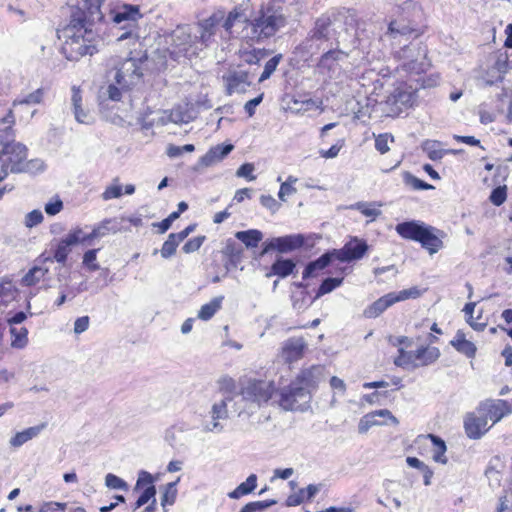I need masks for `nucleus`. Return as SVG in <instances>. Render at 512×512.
<instances>
[{"mask_svg":"<svg viewBox=\"0 0 512 512\" xmlns=\"http://www.w3.org/2000/svg\"><path fill=\"white\" fill-rule=\"evenodd\" d=\"M106 0H80L72 10L69 23L58 30L59 39H64L62 52L70 61L98 51L100 42L99 24L104 19L101 5Z\"/></svg>","mask_w":512,"mask_h":512,"instance_id":"obj_1","label":"nucleus"},{"mask_svg":"<svg viewBox=\"0 0 512 512\" xmlns=\"http://www.w3.org/2000/svg\"><path fill=\"white\" fill-rule=\"evenodd\" d=\"M142 60L126 58L108 74L109 84L101 87L98 97L101 101H120L122 93L138 85L143 77Z\"/></svg>","mask_w":512,"mask_h":512,"instance_id":"obj_2","label":"nucleus"},{"mask_svg":"<svg viewBox=\"0 0 512 512\" xmlns=\"http://www.w3.org/2000/svg\"><path fill=\"white\" fill-rule=\"evenodd\" d=\"M395 230L402 238L421 243L422 247L427 249L430 254L438 252L443 245L436 234L438 230L421 221L401 222L396 225Z\"/></svg>","mask_w":512,"mask_h":512,"instance_id":"obj_3","label":"nucleus"},{"mask_svg":"<svg viewBox=\"0 0 512 512\" xmlns=\"http://www.w3.org/2000/svg\"><path fill=\"white\" fill-rule=\"evenodd\" d=\"M286 24V16L280 6H268L251 21L252 38L257 41L267 39Z\"/></svg>","mask_w":512,"mask_h":512,"instance_id":"obj_4","label":"nucleus"},{"mask_svg":"<svg viewBox=\"0 0 512 512\" xmlns=\"http://www.w3.org/2000/svg\"><path fill=\"white\" fill-rule=\"evenodd\" d=\"M275 390L273 381L248 379L242 384L239 394L243 401L259 407L271 399Z\"/></svg>","mask_w":512,"mask_h":512,"instance_id":"obj_5","label":"nucleus"},{"mask_svg":"<svg viewBox=\"0 0 512 512\" xmlns=\"http://www.w3.org/2000/svg\"><path fill=\"white\" fill-rule=\"evenodd\" d=\"M310 399V391L294 381L280 391L279 405L285 410L304 411Z\"/></svg>","mask_w":512,"mask_h":512,"instance_id":"obj_6","label":"nucleus"},{"mask_svg":"<svg viewBox=\"0 0 512 512\" xmlns=\"http://www.w3.org/2000/svg\"><path fill=\"white\" fill-rule=\"evenodd\" d=\"M26 158L27 147L20 142H6L0 150V160L2 161V165L7 167L11 173H21L23 160Z\"/></svg>","mask_w":512,"mask_h":512,"instance_id":"obj_7","label":"nucleus"},{"mask_svg":"<svg viewBox=\"0 0 512 512\" xmlns=\"http://www.w3.org/2000/svg\"><path fill=\"white\" fill-rule=\"evenodd\" d=\"M369 250L366 240L356 236L351 237L342 248L334 249V257L341 262H352L360 260Z\"/></svg>","mask_w":512,"mask_h":512,"instance_id":"obj_8","label":"nucleus"},{"mask_svg":"<svg viewBox=\"0 0 512 512\" xmlns=\"http://www.w3.org/2000/svg\"><path fill=\"white\" fill-rule=\"evenodd\" d=\"M305 239L302 234H292L282 237H275L266 241L263 246L261 255H265L272 250L280 253L292 252L304 245Z\"/></svg>","mask_w":512,"mask_h":512,"instance_id":"obj_9","label":"nucleus"},{"mask_svg":"<svg viewBox=\"0 0 512 512\" xmlns=\"http://www.w3.org/2000/svg\"><path fill=\"white\" fill-rule=\"evenodd\" d=\"M512 409L506 400H486L477 408V413H482L493 424L499 422L504 416L510 414Z\"/></svg>","mask_w":512,"mask_h":512,"instance_id":"obj_10","label":"nucleus"},{"mask_svg":"<svg viewBox=\"0 0 512 512\" xmlns=\"http://www.w3.org/2000/svg\"><path fill=\"white\" fill-rule=\"evenodd\" d=\"M466 435L470 439H480L489 429L488 421L482 413H468L464 419Z\"/></svg>","mask_w":512,"mask_h":512,"instance_id":"obj_11","label":"nucleus"},{"mask_svg":"<svg viewBox=\"0 0 512 512\" xmlns=\"http://www.w3.org/2000/svg\"><path fill=\"white\" fill-rule=\"evenodd\" d=\"M223 80L226 83V91L229 95L233 93H244L251 85L249 73L246 71L230 72L228 75L223 76Z\"/></svg>","mask_w":512,"mask_h":512,"instance_id":"obj_12","label":"nucleus"},{"mask_svg":"<svg viewBox=\"0 0 512 512\" xmlns=\"http://www.w3.org/2000/svg\"><path fill=\"white\" fill-rule=\"evenodd\" d=\"M306 343L301 337L287 339L282 346L281 357L287 363L295 362L303 357Z\"/></svg>","mask_w":512,"mask_h":512,"instance_id":"obj_13","label":"nucleus"},{"mask_svg":"<svg viewBox=\"0 0 512 512\" xmlns=\"http://www.w3.org/2000/svg\"><path fill=\"white\" fill-rule=\"evenodd\" d=\"M428 440H430L434 446L433 459L436 462L445 464L447 462V458L445 456V452L447 450L446 444L444 440L434 434L427 435H419L415 443L418 445L425 444Z\"/></svg>","mask_w":512,"mask_h":512,"instance_id":"obj_14","label":"nucleus"},{"mask_svg":"<svg viewBox=\"0 0 512 512\" xmlns=\"http://www.w3.org/2000/svg\"><path fill=\"white\" fill-rule=\"evenodd\" d=\"M233 148L234 146L232 144L216 145L210 148L207 153L200 158L199 163L205 167L212 166L223 160Z\"/></svg>","mask_w":512,"mask_h":512,"instance_id":"obj_15","label":"nucleus"},{"mask_svg":"<svg viewBox=\"0 0 512 512\" xmlns=\"http://www.w3.org/2000/svg\"><path fill=\"white\" fill-rule=\"evenodd\" d=\"M46 424L42 423L37 426L29 427L23 431L17 432L10 440L9 444L13 448H19L26 442L36 438L45 428Z\"/></svg>","mask_w":512,"mask_h":512,"instance_id":"obj_16","label":"nucleus"},{"mask_svg":"<svg viewBox=\"0 0 512 512\" xmlns=\"http://www.w3.org/2000/svg\"><path fill=\"white\" fill-rule=\"evenodd\" d=\"M332 258H335L333 251L326 252L318 259L309 262L303 271V278L307 279L317 276V272L326 268L331 263Z\"/></svg>","mask_w":512,"mask_h":512,"instance_id":"obj_17","label":"nucleus"},{"mask_svg":"<svg viewBox=\"0 0 512 512\" xmlns=\"http://www.w3.org/2000/svg\"><path fill=\"white\" fill-rule=\"evenodd\" d=\"M322 375V368L320 366H312L309 369L301 371L298 375L296 382L300 386L306 387L307 390L316 387L320 377Z\"/></svg>","mask_w":512,"mask_h":512,"instance_id":"obj_18","label":"nucleus"},{"mask_svg":"<svg viewBox=\"0 0 512 512\" xmlns=\"http://www.w3.org/2000/svg\"><path fill=\"white\" fill-rule=\"evenodd\" d=\"M440 357V351L436 347H420L415 351L417 368L428 366Z\"/></svg>","mask_w":512,"mask_h":512,"instance_id":"obj_19","label":"nucleus"},{"mask_svg":"<svg viewBox=\"0 0 512 512\" xmlns=\"http://www.w3.org/2000/svg\"><path fill=\"white\" fill-rule=\"evenodd\" d=\"M296 264L292 259H284L282 257H278L275 262L271 266V271L267 273V277H270L272 275H277L281 278H285L289 276Z\"/></svg>","mask_w":512,"mask_h":512,"instance_id":"obj_20","label":"nucleus"},{"mask_svg":"<svg viewBox=\"0 0 512 512\" xmlns=\"http://www.w3.org/2000/svg\"><path fill=\"white\" fill-rule=\"evenodd\" d=\"M121 229V223L117 218H107L96 225L92 230V236H98V238L105 237L112 233L115 234Z\"/></svg>","mask_w":512,"mask_h":512,"instance_id":"obj_21","label":"nucleus"},{"mask_svg":"<svg viewBox=\"0 0 512 512\" xmlns=\"http://www.w3.org/2000/svg\"><path fill=\"white\" fill-rule=\"evenodd\" d=\"M393 304H395V302L392 295L388 293L369 306L364 312L365 316L368 318H376Z\"/></svg>","mask_w":512,"mask_h":512,"instance_id":"obj_22","label":"nucleus"},{"mask_svg":"<svg viewBox=\"0 0 512 512\" xmlns=\"http://www.w3.org/2000/svg\"><path fill=\"white\" fill-rule=\"evenodd\" d=\"M450 344L460 353L466 355L467 357H474L476 353V346L471 342L465 339V334L458 330L454 339L450 342Z\"/></svg>","mask_w":512,"mask_h":512,"instance_id":"obj_23","label":"nucleus"},{"mask_svg":"<svg viewBox=\"0 0 512 512\" xmlns=\"http://www.w3.org/2000/svg\"><path fill=\"white\" fill-rule=\"evenodd\" d=\"M49 272L47 267L42 265H35L22 277L21 285L31 287L39 283L45 275Z\"/></svg>","mask_w":512,"mask_h":512,"instance_id":"obj_24","label":"nucleus"},{"mask_svg":"<svg viewBox=\"0 0 512 512\" xmlns=\"http://www.w3.org/2000/svg\"><path fill=\"white\" fill-rule=\"evenodd\" d=\"M257 487V475L251 474L246 481L239 484L233 491L228 493L229 498L239 499L242 496L252 493Z\"/></svg>","mask_w":512,"mask_h":512,"instance_id":"obj_25","label":"nucleus"},{"mask_svg":"<svg viewBox=\"0 0 512 512\" xmlns=\"http://www.w3.org/2000/svg\"><path fill=\"white\" fill-rule=\"evenodd\" d=\"M235 237L247 248H255L263 239V233L257 229H249L236 232Z\"/></svg>","mask_w":512,"mask_h":512,"instance_id":"obj_26","label":"nucleus"},{"mask_svg":"<svg viewBox=\"0 0 512 512\" xmlns=\"http://www.w3.org/2000/svg\"><path fill=\"white\" fill-rule=\"evenodd\" d=\"M394 364L406 370L416 369L415 351H407L403 347H399L398 356L394 359Z\"/></svg>","mask_w":512,"mask_h":512,"instance_id":"obj_27","label":"nucleus"},{"mask_svg":"<svg viewBox=\"0 0 512 512\" xmlns=\"http://www.w3.org/2000/svg\"><path fill=\"white\" fill-rule=\"evenodd\" d=\"M270 54L269 50L266 49H241L239 51L240 58L247 64H258L262 59L266 58Z\"/></svg>","mask_w":512,"mask_h":512,"instance_id":"obj_28","label":"nucleus"},{"mask_svg":"<svg viewBox=\"0 0 512 512\" xmlns=\"http://www.w3.org/2000/svg\"><path fill=\"white\" fill-rule=\"evenodd\" d=\"M223 299V296H218L213 298L209 303L204 304L198 312V317L205 321L211 319L221 308Z\"/></svg>","mask_w":512,"mask_h":512,"instance_id":"obj_29","label":"nucleus"},{"mask_svg":"<svg viewBox=\"0 0 512 512\" xmlns=\"http://www.w3.org/2000/svg\"><path fill=\"white\" fill-rule=\"evenodd\" d=\"M71 249L69 246L64 244L62 241H59L56 249L53 254V258L51 257H44V255H41L37 258V261L40 264H44L47 261H57L58 263L64 264L66 262L67 256L70 253Z\"/></svg>","mask_w":512,"mask_h":512,"instance_id":"obj_30","label":"nucleus"},{"mask_svg":"<svg viewBox=\"0 0 512 512\" xmlns=\"http://www.w3.org/2000/svg\"><path fill=\"white\" fill-rule=\"evenodd\" d=\"M381 206L382 204L377 202H357L351 208L360 211L363 215L374 220L382 214L381 210L377 208Z\"/></svg>","mask_w":512,"mask_h":512,"instance_id":"obj_31","label":"nucleus"},{"mask_svg":"<svg viewBox=\"0 0 512 512\" xmlns=\"http://www.w3.org/2000/svg\"><path fill=\"white\" fill-rule=\"evenodd\" d=\"M140 17L138 6L134 5H124L119 11H117L113 16V21L115 23H121L125 20L136 21Z\"/></svg>","mask_w":512,"mask_h":512,"instance_id":"obj_32","label":"nucleus"},{"mask_svg":"<svg viewBox=\"0 0 512 512\" xmlns=\"http://www.w3.org/2000/svg\"><path fill=\"white\" fill-rule=\"evenodd\" d=\"M331 20L329 17H321L317 19L315 27L312 30L311 39L323 40L329 38V27Z\"/></svg>","mask_w":512,"mask_h":512,"instance_id":"obj_33","label":"nucleus"},{"mask_svg":"<svg viewBox=\"0 0 512 512\" xmlns=\"http://www.w3.org/2000/svg\"><path fill=\"white\" fill-rule=\"evenodd\" d=\"M233 397L225 396L222 400L215 402L210 410V415L213 420H225L228 418V402L232 401Z\"/></svg>","mask_w":512,"mask_h":512,"instance_id":"obj_34","label":"nucleus"},{"mask_svg":"<svg viewBox=\"0 0 512 512\" xmlns=\"http://www.w3.org/2000/svg\"><path fill=\"white\" fill-rule=\"evenodd\" d=\"M422 150L427 154L430 160L437 161L443 158L445 150L440 148V142L436 140H426L422 143Z\"/></svg>","mask_w":512,"mask_h":512,"instance_id":"obj_35","label":"nucleus"},{"mask_svg":"<svg viewBox=\"0 0 512 512\" xmlns=\"http://www.w3.org/2000/svg\"><path fill=\"white\" fill-rule=\"evenodd\" d=\"M387 102L395 105L397 109H401V106L411 105L412 94L401 89H395L394 92L388 97Z\"/></svg>","mask_w":512,"mask_h":512,"instance_id":"obj_36","label":"nucleus"},{"mask_svg":"<svg viewBox=\"0 0 512 512\" xmlns=\"http://www.w3.org/2000/svg\"><path fill=\"white\" fill-rule=\"evenodd\" d=\"M10 333L13 337L11 341V346L13 348L22 349L28 343V330L25 327L16 328L11 327Z\"/></svg>","mask_w":512,"mask_h":512,"instance_id":"obj_37","label":"nucleus"},{"mask_svg":"<svg viewBox=\"0 0 512 512\" xmlns=\"http://www.w3.org/2000/svg\"><path fill=\"white\" fill-rule=\"evenodd\" d=\"M45 95V90L43 88H38L35 91L27 94L23 98H19L14 100L13 106L16 105H36L40 104L43 101Z\"/></svg>","mask_w":512,"mask_h":512,"instance_id":"obj_38","label":"nucleus"},{"mask_svg":"<svg viewBox=\"0 0 512 512\" xmlns=\"http://www.w3.org/2000/svg\"><path fill=\"white\" fill-rule=\"evenodd\" d=\"M180 478H178L174 482H170L164 486V493L161 498V505L165 507L166 505H173L176 496H177V489L176 485L179 482Z\"/></svg>","mask_w":512,"mask_h":512,"instance_id":"obj_39","label":"nucleus"},{"mask_svg":"<svg viewBox=\"0 0 512 512\" xmlns=\"http://www.w3.org/2000/svg\"><path fill=\"white\" fill-rule=\"evenodd\" d=\"M343 282V278L329 277L322 281L316 293V298L332 292L335 288L339 287Z\"/></svg>","mask_w":512,"mask_h":512,"instance_id":"obj_40","label":"nucleus"},{"mask_svg":"<svg viewBox=\"0 0 512 512\" xmlns=\"http://www.w3.org/2000/svg\"><path fill=\"white\" fill-rule=\"evenodd\" d=\"M275 504H277V501L274 499L249 502L239 512H263Z\"/></svg>","mask_w":512,"mask_h":512,"instance_id":"obj_41","label":"nucleus"},{"mask_svg":"<svg viewBox=\"0 0 512 512\" xmlns=\"http://www.w3.org/2000/svg\"><path fill=\"white\" fill-rule=\"evenodd\" d=\"M387 425L386 421H377L373 412L364 415L358 425L359 433H366L373 426Z\"/></svg>","mask_w":512,"mask_h":512,"instance_id":"obj_42","label":"nucleus"},{"mask_svg":"<svg viewBox=\"0 0 512 512\" xmlns=\"http://www.w3.org/2000/svg\"><path fill=\"white\" fill-rule=\"evenodd\" d=\"M282 58V54H277L266 62L264 70L259 77V82H264L265 80L270 78V76L275 72Z\"/></svg>","mask_w":512,"mask_h":512,"instance_id":"obj_43","label":"nucleus"},{"mask_svg":"<svg viewBox=\"0 0 512 512\" xmlns=\"http://www.w3.org/2000/svg\"><path fill=\"white\" fill-rule=\"evenodd\" d=\"M105 485L109 489L123 490V491H127L129 489V485L126 481H124L122 478H120L117 475L112 474V473H108L105 476Z\"/></svg>","mask_w":512,"mask_h":512,"instance_id":"obj_44","label":"nucleus"},{"mask_svg":"<svg viewBox=\"0 0 512 512\" xmlns=\"http://www.w3.org/2000/svg\"><path fill=\"white\" fill-rule=\"evenodd\" d=\"M391 295L394 302L397 303L407 299H416L421 295V292L417 287H411L409 289H404L399 292H391Z\"/></svg>","mask_w":512,"mask_h":512,"instance_id":"obj_45","label":"nucleus"},{"mask_svg":"<svg viewBox=\"0 0 512 512\" xmlns=\"http://www.w3.org/2000/svg\"><path fill=\"white\" fill-rule=\"evenodd\" d=\"M405 183L411 186L414 190H429L433 189L431 184L426 183L425 181L415 177L414 175L407 173L405 175Z\"/></svg>","mask_w":512,"mask_h":512,"instance_id":"obj_46","label":"nucleus"},{"mask_svg":"<svg viewBox=\"0 0 512 512\" xmlns=\"http://www.w3.org/2000/svg\"><path fill=\"white\" fill-rule=\"evenodd\" d=\"M44 170V163L40 159H32L27 161V158L23 160V165L21 167V173H36Z\"/></svg>","mask_w":512,"mask_h":512,"instance_id":"obj_47","label":"nucleus"},{"mask_svg":"<svg viewBox=\"0 0 512 512\" xmlns=\"http://www.w3.org/2000/svg\"><path fill=\"white\" fill-rule=\"evenodd\" d=\"M394 138L388 133L379 134L375 139V148L381 154H385L389 151V141L393 142Z\"/></svg>","mask_w":512,"mask_h":512,"instance_id":"obj_48","label":"nucleus"},{"mask_svg":"<svg viewBox=\"0 0 512 512\" xmlns=\"http://www.w3.org/2000/svg\"><path fill=\"white\" fill-rule=\"evenodd\" d=\"M506 198H507L506 186H498V187L494 188L489 197L490 201L495 206L502 205L505 202Z\"/></svg>","mask_w":512,"mask_h":512,"instance_id":"obj_49","label":"nucleus"},{"mask_svg":"<svg viewBox=\"0 0 512 512\" xmlns=\"http://www.w3.org/2000/svg\"><path fill=\"white\" fill-rule=\"evenodd\" d=\"M178 245L179 243L175 239L170 238L169 235L167 240L163 243L162 248L160 250L161 256L165 259L170 258L175 254Z\"/></svg>","mask_w":512,"mask_h":512,"instance_id":"obj_50","label":"nucleus"},{"mask_svg":"<svg viewBox=\"0 0 512 512\" xmlns=\"http://www.w3.org/2000/svg\"><path fill=\"white\" fill-rule=\"evenodd\" d=\"M98 249H90L83 255V264L90 270L96 271L100 266L96 263Z\"/></svg>","mask_w":512,"mask_h":512,"instance_id":"obj_51","label":"nucleus"},{"mask_svg":"<svg viewBox=\"0 0 512 512\" xmlns=\"http://www.w3.org/2000/svg\"><path fill=\"white\" fill-rule=\"evenodd\" d=\"M205 241V236H197L192 239H189L182 247L184 253L189 254L193 253L202 246Z\"/></svg>","mask_w":512,"mask_h":512,"instance_id":"obj_52","label":"nucleus"},{"mask_svg":"<svg viewBox=\"0 0 512 512\" xmlns=\"http://www.w3.org/2000/svg\"><path fill=\"white\" fill-rule=\"evenodd\" d=\"M195 147L193 144H186L184 146L169 145L167 147V155L171 158L181 156L184 152H193Z\"/></svg>","mask_w":512,"mask_h":512,"instance_id":"obj_53","label":"nucleus"},{"mask_svg":"<svg viewBox=\"0 0 512 512\" xmlns=\"http://www.w3.org/2000/svg\"><path fill=\"white\" fill-rule=\"evenodd\" d=\"M219 388L225 396L233 397V393L236 390V384L232 378L223 377L219 380Z\"/></svg>","mask_w":512,"mask_h":512,"instance_id":"obj_54","label":"nucleus"},{"mask_svg":"<svg viewBox=\"0 0 512 512\" xmlns=\"http://www.w3.org/2000/svg\"><path fill=\"white\" fill-rule=\"evenodd\" d=\"M254 170L255 167L252 163H244L237 169L236 176L246 178L248 181H253L256 179V176L253 175Z\"/></svg>","mask_w":512,"mask_h":512,"instance_id":"obj_55","label":"nucleus"},{"mask_svg":"<svg viewBox=\"0 0 512 512\" xmlns=\"http://www.w3.org/2000/svg\"><path fill=\"white\" fill-rule=\"evenodd\" d=\"M154 483V477L147 471H140L138 474V479L136 482V485L134 487V490L137 491L138 489L144 487V486H151Z\"/></svg>","mask_w":512,"mask_h":512,"instance_id":"obj_56","label":"nucleus"},{"mask_svg":"<svg viewBox=\"0 0 512 512\" xmlns=\"http://www.w3.org/2000/svg\"><path fill=\"white\" fill-rule=\"evenodd\" d=\"M81 235H82V229L77 228L73 231H70L60 241H62L64 244H66L67 246H69L71 248V246H74V245L80 243Z\"/></svg>","mask_w":512,"mask_h":512,"instance_id":"obj_57","label":"nucleus"},{"mask_svg":"<svg viewBox=\"0 0 512 512\" xmlns=\"http://www.w3.org/2000/svg\"><path fill=\"white\" fill-rule=\"evenodd\" d=\"M156 487L154 485L146 487L142 494L138 497V504L145 505L152 499V504L156 502Z\"/></svg>","mask_w":512,"mask_h":512,"instance_id":"obj_58","label":"nucleus"},{"mask_svg":"<svg viewBox=\"0 0 512 512\" xmlns=\"http://www.w3.org/2000/svg\"><path fill=\"white\" fill-rule=\"evenodd\" d=\"M43 221V214L40 210H33L25 217V225L32 228Z\"/></svg>","mask_w":512,"mask_h":512,"instance_id":"obj_59","label":"nucleus"},{"mask_svg":"<svg viewBox=\"0 0 512 512\" xmlns=\"http://www.w3.org/2000/svg\"><path fill=\"white\" fill-rule=\"evenodd\" d=\"M223 253L231 259H235L240 257L241 249L237 247V244L233 240L229 239L226 242Z\"/></svg>","mask_w":512,"mask_h":512,"instance_id":"obj_60","label":"nucleus"},{"mask_svg":"<svg viewBox=\"0 0 512 512\" xmlns=\"http://www.w3.org/2000/svg\"><path fill=\"white\" fill-rule=\"evenodd\" d=\"M73 114H74L75 120L78 123L88 125L93 122V117L91 116V114L87 111H84V109L82 107H80L79 109L73 110Z\"/></svg>","mask_w":512,"mask_h":512,"instance_id":"obj_61","label":"nucleus"},{"mask_svg":"<svg viewBox=\"0 0 512 512\" xmlns=\"http://www.w3.org/2000/svg\"><path fill=\"white\" fill-rule=\"evenodd\" d=\"M122 195V187L120 185H111L108 186L105 191L102 193L103 200H110L114 198H119Z\"/></svg>","mask_w":512,"mask_h":512,"instance_id":"obj_62","label":"nucleus"},{"mask_svg":"<svg viewBox=\"0 0 512 512\" xmlns=\"http://www.w3.org/2000/svg\"><path fill=\"white\" fill-rule=\"evenodd\" d=\"M305 499V490L300 489L297 493L288 496V498L286 499V506H298L302 504Z\"/></svg>","mask_w":512,"mask_h":512,"instance_id":"obj_63","label":"nucleus"},{"mask_svg":"<svg viewBox=\"0 0 512 512\" xmlns=\"http://www.w3.org/2000/svg\"><path fill=\"white\" fill-rule=\"evenodd\" d=\"M66 507V503L48 502L41 506L40 512H65Z\"/></svg>","mask_w":512,"mask_h":512,"instance_id":"obj_64","label":"nucleus"}]
</instances>
